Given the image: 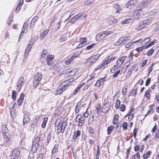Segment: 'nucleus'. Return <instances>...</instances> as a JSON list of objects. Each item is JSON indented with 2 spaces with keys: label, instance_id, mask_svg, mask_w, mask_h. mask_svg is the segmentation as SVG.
<instances>
[{
  "label": "nucleus",
  "instance_id": "obj_1",
  "mask_svg": "<svg viewBox=\"0 0 159 159\" xmlns=\"http://www.w3.org/2000/svg\"><path fill=\"white\" fill-rule=\"evenodd\" d=\"M115 59V57H112V56H107L106 58L102 61L101 64L98 65L95 68V70H97L102 66H103L104 68L107 67L108 64L110 63L112 61L114 60Z\"/></svg>",
  "mask_w": 159,
  "mask_h": 159
},
{
  "label": "nucleus",
  "instance_id": "obj_2",
  "mask_svg": "<svg viewBox=\"0 0 159 159\" xmlns=\"http://www.w3.org/2000/svg\"><path fill=\"white\" fill-rule=\"evenodd\" d=\"M86 105L85 104H83L82 105V107L80 108V110H82L83 109V108H84V111L83 112H82L80 114V115L79 116L78 118V119L79 120L81 119L82 117H87L89 115V112L87 111V110L88 109V108L87 107H85V106Z\"/></svg>",
  "mask_w": 159,
  "mask_h": 159
},
{
  "label": "nucleus",
  "instance_id": "obj_3",
  "mask_svg": "<svg viewBox=\"0 0 159 159\" xmlns=\"http://www.w3.org/2000/svg\"><path fill=\"white\" fill-rule=\"evenodd\" d=\"M42 77V74L40 72L37 73L34 76V79L33 82V86L36 87L39 84Z\"/></svg>",
  "mask_w": 159,
  "mask_h": 159
},
{
  "label": "nucleus",
  "instance_id": "obj_4",
  "mask_svg": "<svg viewBox=\"0 0 159 159\" xmlns=\"http://www.w3.org/2000/svg\"><path fill=\"white\" fill-rule=\"evenodd\" d=\"M113 32L111 31H105L102 32L98 34L96 36V39L97 40L98 39L102 40L108 35L112 33Z\"/></svg>",
  "mask_w": 159,
  "mask_h": 159
},
{
  "label": "nucleus",
  "instance_id": "obj_5",
  "mask_svg": "<svg viewBox=\"0 0 159 159\" xmlns=\"http://www.w3.org/2000/svg\"><path fill=\"white\" fill-rule=\"evenodd\" d=\"M143 12L141 9L137 10L135 11L132 15V19L137 20L141 18L143 16Z\"/></svg>",
  "mask_w": 159,
  "mask_h": 159
},
{
  "label": "nucleus",
  "instance_id": "obj_6",
  "mask_svg": "<svg viewBox=\"0 0 159 159\" xmlns=\"http://www.w3.org/2000/svg\"><path fill=\"white\" fill-rule=\"evenodd\" d=\"M2 129L4 138H5L6 137L7 141L9 140L10 136V133L6 125H4V126L3 127Z\"/></svg>",
  "mask_w": 159,
  "mask_h": 159
},
{
  "label": "nucleus",
  "instance_id": "obj_7",
  "mask_svg": "<svg viewBox=\"0 0 159 159\" xmlns=\"http://www.w3.org/2000/svg\"><path fill=\"white\" fill-rule=\"evenodd\" d=\"M24 80V77L22 76L19 79L17 84V90L18 91L20 90L22 85L25 83Z\"/></svg>",
  "mask_w": 159,
  "mask_h": 159
},
{
  "label": "nucleus",
  "instance_id": "obj_8",
  "mask_svg": "<svg viewBox=\"0 0 159 159\" xmlns=\"http://www.w3.org/2000/svg\"><path fill=\"white\" fill-rule=\"evenodd\" d=\"M33 43L29 44L26 47L25 52L24 60H25L28 57V53L30 51L32 46Z\"/></svg>",
  "mask_w": 159,
  "mask_h": 159
},
{
  "label": "nucleus",
  "instance_id": "obj_9",
  "mask_svg": "<svg viewBox=\"0 0 159 159\" xmlns=\"http://www.w3.org/2000/svg\"><path fill=\"white\" fill-rule=\"evenodd\" d=\"M138 2L137 0H130L126 4V7L131 8V6L137 4Z\"/></svg>",
  "mask_w": 159,
  "mask_h": 159
},
{
  "label": "nucleus",
  "instance_id": "obj_10",
  "mask_svg": "<svg viewBox=\"0 0 159 159\" xmlns=\"http://www.w3.org/2000/svg\"><path fill=\"white\" fill-rule=\"evenodd\" d=\"M151 0H143L139 5L141 8H143L147 7L151 2Z\"/></svg>",
  "mask_w": 159,
  "mask_h": 159
},
{
  "label": "nucleus",
  "instance_id": "obj_11",
  "mask_svg": "<svg viewBox=\"0 0 159 159\" xmlns=\"http://www.w3.org/2000/svg\"><path fill=\"white\" fill-rule=\"evenodd\" d=\"M111 103L110 102H107L105 104L102 108V112L105 113L111 107Z\"/></svg>",
  "mask_w": 159,
  "mask_h": 159
},
{
  "label": "nucleus",
  "instance_id": "obj_12",
  "mask_svg": "<svg viewBox=\"0 0 159 159\" xmlns=\"http://www.w3.org/2000/svg\"><path fill=\"white\" fill-rule=\"evenodd\" d=\"M106 81V78L105 77H104L98 80L96 84H95V86L99 87L103 84L104 82Z\"/></svg>",
  "mask_w": 159,
  "mask_h": 159
},
{
  "label": "nucleus",
  "instance_id": "obj_13",
  "mask_svg": "<svg viewBox=\"0 0 159 159\" xmlns=\"http://www.w3.org/2000/svg\"><path fill=\"white\" fill-rule=\"evenodd\" d=\"M126 57L125 56H122L119 58L116 61L117 67H119L123 64L124 60L125 59Z\"/></svg>",
  "mask_w": 159,
  "mask_h": 159
},
{
  "label": "nucleus",
  "instance_id": "obj_14",
  "mask_svg": "<svg viewBox=\"0 0 159 159\" xmlns=\"http://www.w3.org/2000/svg\"><path fill=\"white\" fill-rule=\"evenodd\" d=\"M20 151L19 148H16L14 149L12 153L11 158L12 159H15L16 157L17 156L20 154Z\"/></svg>",
  "mask_w": 159,
  "mask_h": 159
},
{
  "label": "nucleus",
  "instance_id": "obj_15",
  "mask_svg": "<svg viewBox=\"0 0 159 159\" xmlns=\"http://www.w3.org/2000/svg\"><path fill=\"white\" fill-rule=\"evenodd\" d=\"M54 57V56L53 55H49L48 56L47 58V64L49 66L51 65Z\"/></svg>",
  "mask_w": 159,
  "mask_h": 159
},
{
  "label": "nucleus",
  "instance_id": "obj_16",
  "mask_svg": "<svg viewBox=\"0 0 159 159\" xmlns=\"http://www.w3.org/2000/svg\"><path fill=\"white\" fill-rule=\"evenodd\" d=\"M117 22V20L113 16H111L108 18V22L110 25L114 24Z\"/></svg>",
  "mask_w": 159,
  "mask_h": 159
},
{
  "label": "nucleus",
  "instance_id": "obj_17",
  "mask_svg": "<svg viewBox=\"0 0 159 159\" xmlns=\"http://www.w3.org/2000/svg\"><path fill=\"white\" fill-rule=\"evenodd\" d=\"M63 84V83L60 85L58 88V89L61 90L62 92H63L70 85V84Z\"/></svg>",
  "mask_w": 159,
  "mask_h": 159
},
{
  "label": "nucleus",
  "instance_id": "obj_18",
  "mask_svg": "<svg viewBox=\"0 0 159 159\" xmlns=\"http://www.w3.org/2000/svg\"><path fill=\"white\" fill-rule=\"evenodd\" d=\"M49 31V30L46 29L43 31L41 34L40 39L41 40L43 39L47 35Z\"/></svg>",
  "mask_w": 159,
  "mask_h": 159
},
{
  "label": "nucleus",
  "instance_id": "obj_19",
  "mask_svg": "<svg viewBox=\"0 0 159 159\" xmlns=\"http://www.w3.org/2000/svg\"><path fill=\"white\" fill-rule=\"evenodd\" d=\"M100 55H94L92 56L89 58L93 64L99 58Z\"/></svg>",
  "mask_w": 159,
  "mask_h": 159
},
{
  "label": "nucleus",
  "instance_id": "obj_20",
  "mask_svg": "<svg viewBox=\"0 0 159 159\" xmlns=\"http://www.w3.org/2000/svg\"><path fill=\"white\" fill-rule=\"evenodd\" d=\"M120 41L122 44H124L129 40V37H125L120 38Z\"/></svg>",
  "mask_w": 159,
  "mask_h": 159
},
{
  "label": "nucleus",
  "instance_id": "obj_21",
  "mask_svg": "<svg viewBox=\"0 0 159 159\" xmlns=\"http://www.w3.org/2000/svg\"><path fill=\"white\" fill-rule=\"evenodd\" d=\"M152 20V18H149L143 21L145 23V25L147 26V25L151 24Z\"/></svg>",
  "mask_w": 159,
  "mask_h": 159
},
{
  "label": "nucleus",
  "instance_id": "obj_22",
  "mask_svg": "<svg viewBox=\"0 0 159 159\" xmlns=\"http://www.w3.org/2000/svg\"><path fill=\"white\" fill-rule=\"evenodd\" d=\"M146 25L145 24V23H143V21L141 22L139 25L138 26V27H137V29L138 30H140L142 29H143L146 27Z\"/></svg>",
  "mask_w": 159,
  "mask_h": 159
},
{
  "label": "nucleus",
  "instance_id": "obj_23",
  "mask_svg": "<svg viewBox=\"0 0 159 159\" xmlns=\"http://www.w3.org/2000/svg\"><path fill=\"white\" fill-rule=\"evenodd\" d=\"M30 121L29 116L27 115H24V119L23 120V123L24 124H26Z\"/></svg>",
  "mask_w": 159,
  "mask_h": 159
},
{
  "label": "nucleus",
  "instance_id": "obj_24",
  "mask_svg": "<svg viewBox=\"0 0 159 159\" xmlns=\"http://www.w3.org/2000/svg\"><path fill=\"white\" fill-rule=\"evenodd\" d=\"M80 131L78 130L76 132H75L73 135V139L75 141L76 139L80 135Z\"/></svg>",
  "mask_w": 159,
  "mask_h": 159
},
{
  "label": "nucleus",
  "instance_id": "obj_25",
  "mask_svg": "<svg viewBox=\"0 0 159 159\" xmlns=\"http://www.w3.org/2000/svg\"><path fill=\"white\" fill-rule=\"evenodd\" d=\"M38 145L37 144H34V143H33L31 149L32 152L33 153L35 152L38 148Z\"/></svg>",
  "mask_w": 159,
  "mask_h": 159
},
{
  "label": "nucleus",
  "instance_id": "obj_26",
  "mask_svg": "<svg viewBox=\"0 0 159 159\" xmlns=\"http://www.w3.org/2000/svg\"><path fill=\"white\" fill-rule=\"evenodd\" d=\"M93 64L89 58L87 59L84 63V65L86 66H89Z\"/></svg>",
  "mask_w": 159,
  "mask_h": 159
},
{
  "label": "nucleus",
  "instance_id": "obj_27",
  "mask_svg": "<svg viewBox=\"0 0 159 159\" xmlns=\"http://www.w3.org/2000/svg\"><path fill=\"white\" fill-rule=\"evenodd\" d=\"M48 120V118L47 117H45L43 118V123L42 124V127L43 128H44L46 125V123Z\"/></svg>",
  "mask_w": 159,
  "mask_h": 159
},
{
  "label": "nucleus",
  "instance_id": "obj_28",
  "mask_svg": "<svg viewBox=\"0 0 159 159\" xmlns=\"http://www.w3.org/2000/svg\"><path fill=\"white\" fill-rule=\"evenodd\" d=\"M151 90L150 89H148L145 92L144 96L147 98L148 100L150 99V92H151Z\"/></svg>",
  "mask_w": 159,
  "mask_h": 159
},
{
  "label": "nucleus",
  "instance_id": "obj_29",
  "mask_svg": "<svg viewBox=\"0 0 159 159\" xmlns=\"http://www.w3.org/2000/svg\"><path fill=\"white\" fill-rule=\"evenodd\" d=\"M141 39H139V40H138L136 41H133L129 43L126 44L125 45V47L126 48H129L130 46H131L134 43H135L138 41H139Z\"/></svg>",
  "mask_w": 159,
  "mask_h": 159
},
{
  "label": "nucleus",
  "instance_id": "obj_30",
  "mask_svg": "<svg viewBox=\"0 0 159 159\" xmlns=\"http://www.w3.org/2000/svg\"><path fill=\"white\" fill-rule=\"evenodd\" d=\"M157 14H159V10L157 9L153 10L149 12V14L151 15H154Z\"/></svg>",
  "mask_w": 159,
  "mask_h": 159
},
{
  "label": "nucleus",
  "instance_id": "obj_31",
  "mask_svg": "<svg viewBox=\"0 0 159 159\" xmlns=\"http://www.w3.org/2000/svg\"><path fill=\"white\" fill-rule=\"evenodd\" d=\"M133 20V19H132H132L129 18H126L121 22V24L122 25H123L125 24L129 23L131 22Z\"/></svg>",
  "mask_w": 159,
  "mask_h": 159
},
{
  "label": "nucleus",
  "instance_id": "obj_32",
  "mask_svg": "<svg viewBox=\"0 0 159 159\" xmlns=\"http://www.w3.org/2000/svg\"><path fill=\"white\" fill-rule=\"evenodd\" d=\"M152 153L151 151H148L147 152L143 155V158L145 159H147L150 156L151 154Z\"/></svg>",
  "mask_w": 159,
  "mask_h": 159
},
{
  "label": "nucleus",
  "instance_id": "obj_33",
  "mask_svg": "<svg viewBox=\"0 0 159 159\" xmlns=\"http://www.w3.org/2000/svg\"><path fill=\"white\" fill-rule=\"evenodd\" d=\"M114 126H108L107 128V134L108 135L110 134L112 130L114 129Z\"/></svg>",
  "mask_w": 159,
  "mask_h": 159
},
{
  "label": "nucleus",
  "instance_id": "obj_34",
  "mask_svg": "<svg viewBox=\"0 0 159 159\" xmlns=\"http://www.w3.org/2000/svg\"><path fill=\"white\" fill-rule=\"evenodd\" d=\"M72 72H74V73L72 74H71L72 75H75L77 72V70L76 69H74L73 70H68L67 71L66 73L68 74H70Z\"/></svg>",
  "mask_w": 159,
  "mask_h": 159
},
{
  "label": "nucleus",
  "instance_id": "obj_35",
  "mask_svg": "<svg viewBox=\"0 0 159 159\" xmlns=\"http://www.w3.org/2000/svg\"><path fill=\"white\" fill-rule=\"evenodd\" d=\"M66 39L67 37L66 35L63 34L61 36L60 40V42H62L66 41Z\"/></svg>",
  "mask_w": 159,
  "mask_h": 159
},
{
  "label": "nucleus",
  "instance_id": "obj_36",
  "mask_svg": "<svg viewBox=\"0 0 159 159\" xmlns=\"http://www.w3.org/2000/svg\"><path fill=\"white\" fill-rule=\"evenodd\" d=\"M40 141V137H37L34 139L33 143H34V144H37L39 145V143Z\"/></svg>",
  "mask_w": 159,
  "mask_h": 159
},
{
  "label": "nucleus",
  "instance_id": "obj_37",
  "mask_svg": "<svg viewBox=\"0 0 159 159\" xmlns=\"http://www.w3.org/2000/svg\"><path fill=\"white\" fill-rule=\"evenodd\" d=\"M113 6L115 9H118V10H117L116 11V13H119V12H120V11L121 10L120 9H119L120 8L119 5L117 4H114Z\"/></svg>",
  "mask_w": 159,
  "mask_h": 159
},
{
  "label": "nucleus",
  "instance_id": "obj_38",
  "mask_svg": "<svg viewBox=\"0 0 159 159\" xmlns=\"http://www.w3.org/2000/svg\"><path fill=\"white\" fill-rule=\"evenodd\" d=\"M94 130L93 128L89 127V132L90 135L91 136H93L94 135Z\"/></svg>",
  "mask_w": 159,
  "mask_h": 159
},
{
  "label": "nucleus",
  "instance_id": "obj_39",
  "mask_svg": "<svg viewBox=\"0 0 159 159\" xmlns=\"http://www.w3.org/2000/svg\"><path fill=\"white\" fill-rule=\"evenodd\" d=\"M96 109L97 111V113L98 114H100L101 112H102V110H101L100 109V107L99 105H98L96 107Z\"/></svg>",
  "mask_w": 159,
  "mask_h": 159
},
{
  "label": "nucleus",
  "instance_id": "obj_40",
  "mask_svg": "<svg viewBox=\"0 0 159 159\" xmlns=\"http://www.w3.org/2000/svg\"><path fill=\"white\" fill-rule=\"evenodd\" d=\"M22 4H21V2L19 3L16 8V12H18L20 11Z\"/></svg>",
  "mask_w": 159,
  "mask_h": 159
},
{
  "label": "nucleus",
  "instance_id": "obj_41",
  "mask_svg": "<svg viewBox=\"0 0 159 159\" xmlns=\"http://www.w3.org/2000/svg\"><path fill=\"white\" fill-rule=\"evenodd\" d=\"M140 158V156L139 152H137L132 157V159H139Z\"/></svg>",
  "mask_w": 159,
  "mask_h": 159
},
{
  "label": "nucleus",
  "instance_id": "obj_42",
  "mask_svg": "<svg viewBox=\"0 0 159 159\" xmlns=\"http://www.w3.org/2000/svg\"><path fill=\"white\" fill-rule=\"evenodd\" d=\"M137 90L136 89L132 90L130 92V95L131 96H134L137 93Z\"/></svg>",
  "mask_w": 159,
  "mask_h": 159
},
{
  "label": "nucleus",
  "instance_id": "obj_43",
  "mask_svg": "<svg viewBox=\"0 0 159 159\" xmlns=\"http://www.w3.org/2000/svg\"><path fill=\"white\" fill-rule=\"evenodd\" d=\"M16 92L15 90H13L12 91V98L14 100H15L16 99Z\"/></svg>",
  "mask_w": 159,
  "mask_h": 159
},
{
  "label": "nucleus",
  "instance_id": "obj_44",
  "mask_svg": "<svg viewBox=\"0 0 159 159\" xmlns=\"http://www.w3.org/2000/svg\"><path fill=\"white\" fill-rule=\"evenodd\" d=\"M80 42L81 44H84L86 41V39L85 38H82L80 39Z\"/></svg>",
  "mask_w": 159,
  "mask_h": 159
},
{
  "label": "nucleus",
  "instance_id": "obj_45",
  "mask_svg": "<svg viewBox=\"0 0 159 159\" xmlns=\"http://www.w3.org/2000/svg\"><path fill=\"white\" fill-rule=\"evenodd\" d=\"M120 101L119 100H117L116 101V104L115 106V107L116 108L118 109L119 108V106L120 104Z\"/></svg>",
  "mask_w": 159,
  "mask_h": 159
},
{
  "label": "nucleus",
  "instance_id": "obj_46",
  "mask_svg": "<svg viewBox=\"0 0 159 159\" xmlns=\"http://www.w3.org/2000/svg\"><path fill=\"white\" fill-rule=\"evenodd\" d=\"M153 107V105H150L149 106V108H150V109L148 110V113L147 114H152L153 112V110L152 109V107Z\"/></svg>",
  "mask_w": 159,
  "mask_h": 159
},
{
  "label": "nucleus",
  "instance_id": "obj_47",
  "mask_svg": "<svg viewBox=\"0 0 159 159\" xmlns=\"http://www.w3.org/2000/svg\"><path fill=\"white\" fill-rule=\"evenodd\" d=\"M93 0H87L85 2L84 4L88 5L93 3Z\"/></svg>",
  "mask_w": 159,
  "mask_h": 159
},
{
  "label": "nucleus",
  "instance_id": "obj_48",
  "mask_svg": "<svg viewBox=\"0 0 159 159\" xmlns=\"http://www.w3.org/2000/svg\"><path fill=\"white\" fill-rule=\"evenodd\" d=\"M154 51L153 49H151L150 50L148 51L147 53V55L148 56H151L152 55Z\"/></svg>",
  "mask_w": 159,
  "mask_h": 159
},
{
  "label": "nucleus",
  "instance_id": "obj_49",
  "mask_svg": "<svg viewBox=\"0 0 159 159\" xmlns=\"http://www.w3.org/2000/svg\"><path fill=\"white\" fill-rule=\"evenodd\" d=\"M120 72V70H117V71L113 75V78H115L116 77Z\"/></svg>",
  "mask_w": 159,
  "mask_h": 159
},
{
  "label": "nucleus",
  "instance_id": "obj_50",
  "mask_svg": "<svg viewBox=\"0 0 159 159\" xmlns=\"http://www.w3.org/2000/svg\"><path fill=\"white\" fill-rule=\"evenodd\" d=\"M144 46H142L141 47H140L139 48H136V50L138 52H142V51L144 49Z\"/></svg>",
  "mask_w": 159,
  "mask_h": 159
},
{
  "label": "nucleus",
  "instance_id": "obj_51",
  "mask_svg": "<svg viewBox=\"0 0 159 159\" xmlns=\"http://www.w3.org/2000/svg\"><path fill=\"white\" fill-rule=\"evenodd\" d=\"M62 93V92L61 91V90H60L59 89H58V90H56L54 92V94H55L56 95H57L58 94H60Z\"/></svg>",
  "mask_w": 159,
  "mask_h": 159
},
{
  "label": "nucleus",
  "instance_id": "obj_52",
  "mask_svg": "<svg viewBox=\"0 0 159 159\" xmlns=\"http://www.w3.org/2000/svg\"><path fill=\"white\" fill-rule=\"evenodd\" d=\"M85 120H81L79 123L78 124V126H82L83 124L84 123Z\"/></svg>",
  "mask_w": 159,
  "mask_h": 159
},
{
  "label": "nucleus",
  "instance_id": "obj_53",
  "mask_svg": "<svg viewBox=\"0 0 159 159\" xmlns=\"http://www.w3.org/2000/svg\"><path fill=\"white\" fill-rule=\"evenodd\" d=\"M73 59H72L71 58L67 60L66 61L65 63L66 65H69L73 61Z\"/></svg>",
  "mask_w": 159,
  "mask_h": 159
},
{
  "label": "nucleus",
  "instance_id": "obj_54",
  "mask_svg": "<svg viewBox=\"0 0 159 159\" xmlns=\"http://www.w3.org/2000/svg\"><path fill=\"white\" fill-rule=\"evenodd\" d=\"M51 138V135L50 134H48L47 137V143L48 144L49 143Z\"/></svg>",
  "mask_w": 159,
  "mask_h": 159
},
{
  "label": "nucleus",
  "instance_id": "obj_55",
  "mask_svg": "<svg viewBox=\"0 0 159 159\" xmlns=\"http://www.w3.org/2000/svg\"><path fill=\"white\" fill-rule=\"evenodd\" d=\"M120 110L122 111H124L125 109V106L124 105L121 104L120 107Z\"/></svg>",
  "mask_w": 159,
  "mask_h": 159
},
{
  "label": "nucleus",
  "instance_id": "obj_56",
  "mask_svg": "<svg viewBox=\"0 0 159 159\" xmlns=\"http://www.w3.org/2000/svg\"><path fill=\"white\" fill-rule=\"evenodd\" d=\"M37 16H35L32 19L31 23V25H34L35 21L37 20Z\"/></svg>",
  "mask_w": 159,
  "mask_h": 159
},
{
  "label": "nucleus",
  "instance_id": "obj_57",
  "mask_svg": "<svg viewBox=\"0 0 159 159\" xmlns=\"http://www.w3.org/2000/svg\"><path fill=\"white\" fill-rule=\"evenodd\" d=\"M95 45V43H94L92 44H91L90 45H89L87 47L86 49L87 50H89L91 48H92Z\"/></svg>",
  "mask_w": 159,
  "mask_h": 159
},
{
  "label": "nucleus",
  "instance_id": "obj_58",
  "mask_svg": "<svg viewBox=\"0 0 159 159\" xmlns=\"http://www.w3.org/2000/svg\"><path fill=\"white\" fill-rule=\"evenodd\" d=\"M122 127L125 129H126L127 128V123L126 122H124L122 124Z\"/></svg>",
  "mask_w": 159,
  "mask_h": 159
},
{
  "label": "nucleus",
  "instance_id": "obj_59",
  "mask_svg": "<svg viewBox=\"0 0 159 159\" xmlns=\"http://www.w3.org/2000/svg\"><path fill=\"white\" fill-rule=\"evenodd\" d=\"M62 127L65 128L67 126V124L66 121H64L62 123H61Z\"/></svg>",
  "mask_w": 159,
  "mask_h": 159
},
{
  "label": "nucleus",
  "instance_id": "obj_60",
  "mask_svg": "<svg viewBox=\"0 0 159 159\" xmlns=\"http://www.w3.org/2000/svg\"><path fill=\"white\" fill-rule=\"evenodd\" d=\"M62 127V125H61V123H59L58 125L57 128V131L58 133L59 131V130H61Z\"/></svg>",
  "mask_w": 159,
  "mask_h": 159
},
{
  "label": "nucleus",
  "instance_id": "obj_61",
  "mask_svg": "<svg viewBox=\"0 0 159 159\" xmlns=\"http://www.w3.org/2000/svg\"><path fill=\"white\" fill-rule=\"evenodd\" d=\"M127 91V88H123L122 90V94L123 95H125L126 94V92Z\"/></svg>",
  "mask_w": 159,
  "mask_h": 159
},
{
  "label": "nucleus",
  "instance_id": "obj_62",
  "mask_svg": "<svg viewBox=\"0 0 159 159\" xmlns=\"http://www.w3.org/2000/svg\"><path fill=\"white\" fill-rule=\"evenodd\" d=\"M82 15V14H81V13H79L77 15L73 17L75 19V20L78 19L80 17L81 15Z\"/></svg>",
  "mask_w": 159,
  "mask_h": 159
},
{
  "label": "nucleus",
  "instance_id": "obj_63",
  "mask_svg": "<svg viewBox=\"0 0 159 159\" xmlns=\"http://www.w3.org/2000/svg\"><path fill=\"white\" fill-rule=\"evenodd\" d=\"M154 44V42L153 41L151 42H150L148 45H147L145 47V48H149V47L151 46L152 45Z\"/></svg>",
  "mask_w": 159,
  "mask_h": 159
},
{
  "label": "nucleus",
  "instance_id": "obj_64",
  "mask_svg": "<svg viewBox=\"0 0 159 159\" xmlns=\"http://www.w3.org/2000/svg\"><path fill=\"white\" fill-rule=\"evenodd\" d=\"M151 81V79L150 78H148L146 82L145 85L146 86H148L149 84Z\"/></svg>",
  "mask_w": 159,
  "mask_h": 159
}]
</instances>
